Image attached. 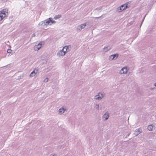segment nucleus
Segmentation results:
<instances>
[{
    "instance_id": "0eeeda50",
    "label": "nucleus",
    "mask_w": 156,
    "mask_h": 156,
    "mask_svg": "<svg viewBox=\"0 0 156 156\" xmlns=\"http://www.w3.org/2000/svg\"><path fill=\"white\" fill-rule=\"evenodd\" d=\"M109 117V114L108 112H106L102 116V119L104 120H107Z\"/></svg>"
},
{
    "instance_id": "dca6fc26",
    "label": "nucleus",
    "mask_w": 156,
    "mask_h": 156,
    "mask_svg": "<svg viewBox=\"0 0 156 156\" xmlns=\"http://www.w3.org/2000/svg\"><path fill=\"white\" fill-rule=\"evenodd\" d=\"M41 48H40V47H38L36 46H35L34 47V50L35 51H38Z\"/></svg>"
},
{
    "instance_id": "72a5a7b5",
    "label": "nucleus",
    "mask_w": 156,
    "mask_h": 156,
    "mask_svg": "<svg viewBox=\"0 0 156 156\" xmlns=\"http://www.w3.org/2000/svg\"><path fill=\"white\" fill-rule=\"evenodd\" d=\"M129 134H128L127 135V136H129Z\"/></svg>"
},
{
    "instance_id": "20e7f679",
    "label": "nucleus",
    "mask_w": 156,
    "mask_h": 156,
    "mask_svg": "<svg viewBox=\"0 0 156 156\" xmlns=\"http://www.w3.org/2000/svg\"><path fill=\"white\" fill-rule=\"evenodd\" d=\"M38 27L41 28H45L47 26L44 21L38 24Z\"/></svg>"
},
{
    "instance_id": "cd10ccee",
    "label": "nucleus",
    "mask_w": 156,
    "mask_h": 156,
    "mask_svg": "<svg viewBox=\"0 0 156 156\" xmlns=\"http://www.w3.org/2000/svg\"><path fill=\"white\" fill-rule=\"evenodd\" d=\"M35 36V34L34 33L33 34H32V37H34Z\"/></svg>"
},
{
    "instance_id": "4468645a",
    "label": "nucleus",
    "mask_w": 156,
    "mask_h": 156,
    "mask_svg": "<svg viewBox=\"0 0 156 156\" xmlns=\"http://www.w3.org/2000/svg\"><path fill=\"white\" fill-rule=\"evenodd\" d=\"M68 48L67 46H65L62 49H63V51H64L65 52V54L66 52H68V51H67V49H68Z\"/></svg>"
},
{
    "instance_id": "f704fd0d",
    "label": "nucleus",
    "mask_w": 156,
    "mask_h": 156,
    "mask_svg": "<svg viewBox=\"0 0 156 156\" xmlns=\"http://www.w3.org/2000/svg\"><path fill=\"white\" fill-rule=\"evenodd\" d=\"M144 18H145V16H144V19H143V20H144Z\"/></svg>"
},
{
    "instance_id": "39448f33",
    "label": "nucleus",
    "mask_w": 156,
    "mask_h": 156,
    "mask_svg": "<svg viewBox=\"0 0 156 156\" xmlns=\"http://www.w3.org/2000/svg\"><path fill=\"white\" fill-rule=\"evenodd\" d=\"M8 9H3L0 12V14H2L3 16L5 15V17L7 16L8 14Z\"/></svg>"
},
{
    "instance_id": "f03ea898",
    "label": "nucleus",
    "mask_w": 156,
    "mask_h": 156,
    "mask_svg": "<svg viewBox=\"0 0 156 156\" xmlns=\"http://www.w3.org/2000/svg\"><path fill=\"white\" fill-rule=\"evenodd\" d=\"M51 18H50L44 21L46 26L49 25H51L53 23H55V21L54 20H51Z\"/></svg>"
},
{
    "instance_id": "7ed1b4c3",
    "label": "nucleus",
    "mask_w": 156,
    "mask_h": 156,
    "mask_svg": "<svg viewBox=\"0 0 156 156\" xmlns=\"http://www.w3.org/2000/svg\"><path fill=\"white\" fill-rule=\"evenodd\" d=\"M129 69L127 68V67H124L122 68L119 71V73L121 74H126L128 70H129Z\"/></svg>"
},
{
    "instance_id": "f257e3e1",
    "label": "nucleus",
    "mask_w": 156,
    "mask_h": 156,
    "mask_svg": "<svg viewBox=\"0 0 156 156\" xmlns=\"http://www.w3.org/2000/svg\"><path fill=\"white\" fill-rule=\"evenodd\" d=\"M104 94L103 93H99L98 94L95 95L94 99L96 100H101L104 97Z\"/></svg>"
},
{
    "instance_id": "4be33fe9",
    "label": "nucleus",
    "mask_w": 156,
    "mask_h": 156,
    "mask_svg": "<svg viewBox=\"0 0 156 156\" xmlns=\"http://www.w3.org/2000/svg\"><path fill=\"white\" fill-rule=\"evenodd\" d=\"M95 108L97 110H99V104H96L95 105Z\"/></svg>"
},
{
    "instance_id": "1a4fd4ad",
    "label": "nucleus",
    "mask_w": 156,
    "mask_h": 156,
    "mask_svg": "<svg viewBox=\"0 0 156 156\" xmlns=\"http://www.w3.org/2000/svg\"><path fill=\"white\" fill-rule=\"evenodd\" d=\"M35 69H34L33 71L30 74V77H33L35 76V75L37 74V70H36V71L35 72Z\"/></svg>"
},
{
    "instance_id": "bb28decb",
    "label": "nucleus",
    "mask_w": 156,
    "mask_h": 156,
    "mask_svg": "<svg viewBox=\"0 0 156 156\" xmlns=\"http://www.w3.org/2000/svg\"><path fill=\"white\" fill-rule=\"evenodd\" d=\"M155 89V87H151V90H154Z\"/></svg>"
},
{
    "instance_id": "7c9ffc66",
    "label": "nucleus",
    "mask_w": 156,
    "mask_h": 156,
    "mask_svg": "<svg viewBox=\"0 0 156 156\" xmlns=\"http://www.w3.org/2000/svg\"><path fill=\"white\" fill-rule=\"evenodd\" d=\"M53 156H56V155L55 154H53Z\"/></svg>"
},
{
    "instance_id": "5701e85b",
    "label": "nucleus",
    "mask_w": 156,
    "mask_h": 156,
    "mask_svg": "<svg viewBox=\"0 0 156 156\" xmlns=\"http://www.w3.org/2000/svg\"><path fill=\"white\" fill-rule=\"evenodd\" d=\"M35 46L38 47H40V48H41L42 46V44L41 42H40L37 45Z\"/></svg>"
},
{
    "instance_id": "aec40b11",
    "label": "nucleus",
    "mask_w": 156,
    "mask_h": 156,
    "mask_svg": "<svg viewBox=\"0 0 156 156\" xmlns=\"http://www.w3.org/2000/svg\"><path fill=\"white\" fill-rule=\"evenodd\" d=\"M5 17V15L3 16L0 14V21H1Z\"/></svg>"
},
{
    "instance_id": "f3484780",
    "label": "nucleus",
    "mask_w": 156,
    "mask_h": 156,
    "mask_svg": "<svg viewBox=\"0 0 156 156\" xmlns=\"http://www.w3.org/2000/svg\"><path fill=\"white\" fill-rule=\"evenodd\" d=\"M110 49V48L109 47H107L104 48V51H107Z\"/></svg>"
},
{
    "instance_id": "a211bd4d",
    "label": "nucleus",
    "mask_w": 156,
    "mask_h": 156,
    "mask_svg": "<svg viewBox=\"0 0 156 156\" xmlns=\"http://www.w3.org/2000/svg\"><path fill=\"white\" fill-rule=\"evenodd\" d=\"M61 17V16L60 15H56L54 17V19L55 20H57L58 18H60Z\"/></svg>"
},
{
    "instance_id": "473e14b6",
    "label": "nucleus",
    "mask_w": 156,
    "mask_h": 156,
    "mask_svg": "<svg viewBox=\"0 0 156 156\" xmlns=\"http://www.w3.org/2000/svg\"><path fill=\"white\" fill-rule=\"evenodd\" d=\"M100 17H97V18L98 19V18H100Z\"/></svg>"
},
{
    "instance_id": "2eb2a0df",
    "label": "nucleus",
    "mask_w": 156,
    "mask_h": 156,
    "mask_svg": "<svg viewBox=\"0 0 156 156\" xmlns=\"http://www.w3.org/2000/svg\"><path fill=\"white\" fill-rule=\"evenodd\" d=\"M41 48H40V47H38L36 46H35L34 47V50L35 51H38Z\"/></svg>"
},
{
    "instance_id": "9b49d317",
    "label": "nucleus",
    "mask_w": 156,
    "mask_h": 156,
    "mask_svg": "<svg viewBox=\"0 0 156 156\" xmlns=\"http://www.w3.org/2000/svg\"><path fill=\"white\" fill-rule=\"evenodd\" d=\"M141 133V131L140 129H137L135 130V133H134V134L136 136H137L139 134H140Z\"/></svg>"
},
{
    "instance_id": "c85d7f7f",
    "label": "nucleus",
    "mask_w": 156,
    "mask_h": 156,
    "mask_svg": "<svg viewBox=\"0 0 156 156\" xmlns=\"http://www.w3.org/2000/svg\"><path fill=\"white\" fill-rule=\"evenodd\" d=\"M138 36V34H136V36H135V37H134L133 38H135L137 36Z\"/></svg>"
},
{
    "instance_id": "412c9836",
    "label": "nucleus",
    "mask_w": 156,
    "mask_h": 156,
    "mask_svg": "<svg viewBox=\"0 0 156 156\" xmlns=\"http://www.w3.org/2000/svg\"><path fill=\"white\" fill-rule=\"evenodd\" d=\"M112 56L114 57V59H116L118 57V54H115L114 55H112Z\"/></svg>"
},
{
    "instance_id": "f8f14e48",
    "label": "nucleus",
    "mask_w": 156,
    "mask_h": 156,
    "mask_svg": "<svg viewBox=\"0 0 156 156\" xmlns=\"http://www.w3.org/2000/svg\"><path fill=\"white\" fill-rule=\"evenodd\" d=\"M86 26V24L84 23L83 24H81L80 26V28L79 27V30H81L83 28H84Z\"/></svg>"
},
{
    "instance_id": "a878e982",
    "label": "nucleus",
    "mask_w": 156,
    "mask_h": 156,
    "mask_svg": "<svg viewBox=\"0 0 156 156\" xmlns=\"http://www.w3.org/2000/svg\"><path fill=\"white\" fill-rule=\"evenodd\" d=\"M11 52V50L10 49H8L7 50V52L8 53H10Z\"/></svg>"
},
{
    "instance_id": "b1692460",
    "label": "nucleus",
    "mask_w": 156,
    "mask_h": 156,
    "mask_svg": "<svg viewBox=\"0 0 156 156\" xmlns=\"http://www.w3.org/2000/svg\"><path fill=\"white\" fill-rule=\"evenodd\" d=\"M109 59L110 60H113V59H114V57H113L112 55H111L109 57Z\"/></svg>"
},
{
    "instance_id": "423d86ee",
    "label": "nucleus",
    "mask_w": 156,
    "mask_h": 156,
    "mask_svg": "<svg viewBox=\"0 0 156 156\" xmlns=\"http://www.w3.org/2000/svg\"><path fill=\"white\" fill-rule=\"evenodd\" d=\"M63 49L60 50L58 51L57 55L59 56H63L65 54V52L63 51Z\"/></svg>"
},
{
    "instance_id": "6e6552de",
    "label": "nucleus",
    "mask_w": 156,
    "mask_h": 156,
    "mask_svg": "<svg viewBox=\"0 0 156 156\" xmlns=\"http://www.w3.org/2000/svg\"><path fill=\"white\" fill-rule=\"evenodd\" d=\"M66 110V109L63 108V107H62L60 108L58 110L59 113L60 115L62 114Z\"/></svg>"
},
{
    "instance_id": "ddd939ff",
    "label": "nucleus",
    "mask_w": 156,
    "mask_h": 156,
    "mask_svg": "<svg viewBox=\"0 0 156 156\" xmlns=\"http://www.w3.org/2000/svg\"><path fill=\"white\" fill-rule=\"evenodd\" d=\"M153 127L151 125H149L147 127V129L149 131H151L153 129Z\"/></svg>"
},
{
    "instance_id": "9d476101",
    "label": "nucleus",
    "mask_w": 156,
    "mask_h": 156,
    "mask_svg": "<svg viewBox=\"0 0 156 156\" xmlns=\"http://www.w3.org/2000/svg\"><path fill=\"white\" fill-rule=\"evenodd\" d=\"M120 7L122 10L123 11L124 10H125L126 8H127L128 7L127 4H125L124 5H121L120 6Z\"/></svg>"
},
{
    "instance_id": "2f4dec72",
    "label": "nucleus",
    "mask_w": 156,
    "mask_h": 156,
    "mask_svg": "<svg viewBox=\"0 0 156 156\" xmlns=\"http://www.w3.org/2000/svg\"><path fill=\"white\" fill-rule=\"evenodd\" d=\"M5 1H8V0H4Z\"/></svg>"
},
{
    "instance_id": "c756f323",
    "label": "nucleus",
    "mask_w": 156,
    "mask_h": 156,
    "mask_svg": "<svg viewBox=\"0 0 156 156\" xmlns=\"http://www.w3.org/2000/svg\"><path fill=\"white\" fill-rule=\"evenodd\" d=\"M154 85L156 87V83H155L154 84Z\"/></svg>"
},
{
    "instance_id": "6ab92c4d",
    "label": "nucleus",
    "mask_w": 156,
    "mask_h": 156,
    "mask_svg": "<svg viewBox=\"0 0 156 156\" xmlns=\"http://www.w3.org/2000/svg\"><path fill=\"white\" fill-rule=\"evenodd\" d=\"M122 10L120 6L118 7L116 9V11L118 12H121Z\"/></svg>"
},
{
    "instance_id": "393cba45",
    "label": "nucleus",
    "mask_w": 156,
    "mask_h": 156,
    "mask_svg": "<svg viewBox=\"0 0 156 156\" xmlns=\"http://www.w3.org/2000/svg\"><path fill=\"white\" fill-rule=\"evenodd\" d=\"M48 78H46L44 79V82L47 83L48 81Z\"/></svg>"
}]
</instances>
